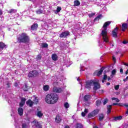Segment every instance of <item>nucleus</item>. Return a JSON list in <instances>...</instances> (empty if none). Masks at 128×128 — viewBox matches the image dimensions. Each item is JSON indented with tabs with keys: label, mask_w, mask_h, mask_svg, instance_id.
<instances>
[{
	"label": "nucleus",
	"mask_w": 128,
	"mask_h": 128,
	"mask_svg": "<svg viewBox=\"0 0 128 128\" xmlns=\"http://www.w3.org/2000/svg\"><path fill=\"white\" fill-rule=\"evenodd\" d=\"M2 11L0 10V16H2Z\"/></svg>",
	"instance_id": "052dcab7"
},
{
	"label": "nucleus",
	"mask_w": 128,
	"mask_h": 128,
	"mask_svg": "<svg viewBox=\"0 0 128 128\" xmlns=\"http://www.w3.org/2000/svg\"><path fill=\"white\" fill-rule=\"evenodd\" d=\"M96 14L94 13H91L90 14H88V16L90 18H92V16H94Z\"/></svg>",
	"instance_id": "c03bdc74"
},
{
	"label": "nucleus",
	"mask_w": 128,
	"mask_h": 128,
	"mask_svg": "<svg viewBox=\"0 0 128 128\" xmlns=\"http://www.w3.org/2000/svg\"><path fill=\"white\" fill-rule=\"evenodd\" d=\"M78 110H80V102L77 104Z\"/></svg>",
	"instance_id": "de8ad7c7"
},
{
	"label": "nucleus",
	"mask_w": 128,
	"mask_h": 128,
	"mask_svg": "<svg viewBox=\"0 0 128 128\" xmlns=\"http://www.w3.org/2000/svg\"><path fill=\"white\" fill-rule=\"evenodd\" d=\"M118 88H120V85H115L114 86V90H118Z\"/></svg>",
	"instance_id": "ea45409f"
},
{
	"label": "nucleus",
	"mask_w": 128,
	"mask_h": 128,
	"mask_svg": "<svg viewBox=\"0 0 128 128\" xmlns=\"http://www.w3.org/2000/svg\"><path fill=\"white\" fill-rule=\"evenodd\" d=\"M128 43V41H126V40H124L122 42V44H126Z\"/></svg>",
	"instance_id": "603ef678"
},
{
	"label": "nucleus",
	"mask_w": 128,
	"mask_h": 128,
	"mask_svg": "<svg viewBox=\"0 0 128 128\" xmlns=\"http://www.w3.org/2000/svg\"><path fill=\"white\" fill-rule=\"evenodd\" d=\"M94 80H88L86 82L85 88H90L92 86Z\"/></svg>",
	"instance_id": "39448f33"
},
{
	"label": "nucleus",
	"mask_w": 128,
	"mask_h": 128,
	"mask_svg": "<svg viewBox=\"0 0 128 128\" xmlns=\"http://www.w3.org/2000/svg\"><path fill=\"white\" fill-rule=\"evenodd\" d=\"M24 102H22V101L20 102V108H22V106H24Z\"/></svg>",
	"instance_id": "a19ab883"
},
{
	"label": "nucleus",
	"mask_w": 128,
	"mask_h": 128,
	"mask_svg": "<svg viewBox=\"0 0 128 128\" xmlns=\"http://www.w3.org/2000/svg\"><path fill=\"white\" fill-rule=\"evenodd\" d=\"M28 124L27 123H22V128H28Z\"/></svg>",
	"instance_id": "bb28decb"
},
{
	"label": "nucleus",
	"mask_w": 128,
	"mask_h": 128,
	"mask_svg": "<svg viewBox=\"0 0 128 128\" xmlns=\"http://www.w3.org/2000/svg\"><path fill=\"white\" fill-rule=\"evenodd\" d=\"M98 112H100V110L98 109H96L92 111V112H90L88 114V118H92L94 116H96Z\"/></svg>",
	"instance_id": "20e7f679"
},
{
	"label": "nucleus",
	"mask_w": 128,
	"mask_h": 128,
	"mask_svg": "<svg viewBox=\"0 0 128 128\" xmlns=\"http://www.w3.org/2000/svg\"><path fill=\"white\" fill-rule=\"evenodd\" d=\"M38 76V71L34 70L29 72L28 76L32 78V76Z\"/></svg>",
	"instance_id": "1a4fd4ad"
},
{
	"label": "nucleus",
	"mask_w": 128,
	"mask_h": 128,
	"mask_svg": "<svg viewBox=\"0 0 128 128\" xmlns=\"http://www.w3.org/2000/svg\"><path fill=\"white\" fill-rule=\"evenodd\" d=\"M108 102V99L106 98L104 100V102H103V104L104 106Z\"/></svg>",
	"instance_id": "49530a36"
},
{
	"label": "nucleus",
	"mask_w": 128,
	"mask_h": 128,
	"mask_svg": "<svg viewBox=\"0 0 128 128\" xmlns=\"http://www.w3.org/2000/svg\"><path fill=\"white\" fill-rule=\"evenodd\" d=\"M49 88H50V86H48V85L44 86V90H45L46 92L48 90Z\"/></svg>",
	"instance_id": "2f4dec72"
},
{
	"label": "nucleus",
	"mask_w": 128,
	"mask_h": 128,
	"mask_svg": "<svg viewBox=\"0 0 128 128\" xmlns=\"http://www.w3.org/2000/svg\"><path fill=\"white\" fill-rule=\"evenodd\" d=\"M53 92L57 94H60V92H62V88L54 86L53 88Z\"/></svg>",
	"instance_id": "6e6552de"
},
{
	"label": "nucleus",
	"mask_w": 128,
	"mask_h": 128,
	"mask_svg": "<svg viewBox=\"0 0 128 128\" xmlns=\"http://www.w3.org/2000/svg\"><path fill=\"white\" fill-rule=\"evenodd\" d=\"M112 24V22L108 21L106 22L102 27V30L100 34V38L102 40L103 42L105 44H111L110 42V38L108 36V26Z\"/></svg>",
	"instance_id": "f257e3e1"
},
{
	"label": "nucleus",
	"mask_w": 128,
	"mask_h": 128,
	"mask_svg": "<svg viewBox=\"0 0 128 128\" xmlns=\"http://www.w3.org/2000/svg\"><path fill=\"white\" fill-rule=\"evenodd\" d=\"M118 30V28L116 27L114 30L112 31V34L114 38H118V34L116 33Z\"/></svg>",
	"instance_id": "9b49d317"
},
{
	"label": "nucleus",
	"mask_w": 128,
	"mask_h": 128,
	"mask_svg": "<svg viewBox=\"0 0 128 128\" xmlns=\"http://www.w3.org/2000/svg\"><path fill=\"white\" fill-rule=\"evenodd\" d=\"M16 12V10L14 9H11L9 11H8V14H14Z\"/></svg>",
	"instance_id": "4c0bfd02"
},
{
	"label": "nucleus",
	"mask_w": 128,
	"mask_h": 128,
	"mask_svg": "<svg viewBox=\"0 0 128 128\" xmlns=\"http://www.w3.org/2000/svg\"><path fill=\"white\" fill-rule=\"evenodd\" d=\"M44 12L43 10H42V9H38V10H36V14H42Z\"/></svg>",
	"instance_id": "cd10ccee"
},
{
	"label": "nucleus",
	"mask_w": 128,
	"mask_h": 128,
	"mask_svg": "<svg viewBox=\"0 0 128 128\" xmlns=\"http://www.w3.org/2000/svg\"><path fill=\"white\" fill-rule=\"evenodd\" d=\"M18 114H19V116H22V114H24V109H22V108H19L18 110Z\"/></svg>",
	"instance_id": "f3484780"
},
{
	"label": "nucleus",
	"mask_w": 128,
	"mask_h": 128,
	"mask_svg": "<svg viewBox=\"0 0 128 128\" xmlns=\"http://www.w3.org/2000/svg\"><path fill=\"white\" fill-rule=\"evenodd\" d=\"M118 106H126V116L128 115V104H121V103H119L118 104Z\"/></svg>",
	"instance_id": "ddd939ff"
},
{
	"label": "nucleus",
	"mask_w": 128,
	"mask_h": 128,
	"mask_svg": "<svg viewBox=\"0 0 128 128\" xmlns=\"http://www.w3.org/2000/svg\"><path fill=\"white\" fill-rule=\"evenodd\" d=\"M92 84L94 86L93 88L94 90H98V88H100V84L98 82H96V80H93Z\"/></svg>",
	"instance_id": "423d86ee"
},
{
	"label": "nucleus",
	"mask_w": 128,
	"mask_h": 128,
	"mask_svg": "<svg viewBox=\"0 0 128 128\" xmlns=\"http://www.w3.org/2000/svg\"><path fill=\"white\" fill-rule=\"evenodd\" d=\"M56 122L57 124H60V122H62V117L60 116V115L56 116V118H55Z\"/></svg>",
	"instance_id": "dca6fc26"
},
{
	"label": "nucleus",
	"mask_w": 128,
	"mask_h": 128,
	"mask_svg": "<svg viewBox=\"0 0 128 128\" xmlns=\"http://www.w3.org/2000/svg\"><path fill=\"white\" fill-rule=\"evenodd\" d=\"M122 118V116H116L113 118V120L114 122H118V120H120Z\"/></svg>",
	"instance_id": "aec40b11"
},
{
	"label": "nucleus",
	"mask_w": 128,
	"mask_h": 128,
	"mask_svg": "<svg viewBox=\"0 0 128 128\" xmlns=\"http://www.w3.org/2000/svg\"><path fill=\"white\" fill-rule=\"evenodd\" d=\"M116 98H112V100H116Z\"/></svg>",
	"instance_id": "680f3d73"
},
{
	"label": "nucleus",
	"mask_w": 128,
	"mask_h": 128,
	"mask_svg": "<svg viewBox=\"0 0 128 128\" xmlns=\"http://www.w3.org/2000/svg\"><path fill=\"white\" fill-rule=\"evenodd\" d=\"M42 48H46L48 46V44L46 43H42L41 45Z\"/></svg>",
	"instance_id": "c756f323"
},
{
	"label": "nucleus",
	"mask_w": 128,
	"mask_h": 128,
	"mask_svg": "<svg viewBox=\"0 0 128 128\" xmlns=\"http://www.w3.org/2000/svg\"><path fill=\"white\" fill-rule=\"evenodd\" d=\"M17 40L18 42H24L26 44V42H29L30 36H28L26 33L23 32L18 36Z\"/></svg>",
	"instance_id": "7ed1b4c3"
},
{
	"label": "nucleus",
	"mask_w": 128,
	"mask_h": 128,
	"mask_svg": "<svg viewBox=\"0 0 128 128\" xmlns=\"http://www.w3.org/2000/svg\"><path fill=\"white\" fill-rule=\"evenodd\" d=\"M116 74V69L113 70L111 72V75L110 76V78H112Z\"/></svg>",
	"instance_id": "5701e85b"
},
{
	"label": "nucleus",
	"mask_w": 128,
	"mask_h": 128,
	"mask_svg": "<svg viewBox=\"0 0 128 128\" xmlns=\"http://www.w3.org/2000/svg\"><path fill=\"white\" fill-rule=\"evenodd\" d=\"M45 101L49 104H54L58 101V95L56 93H51L46 96Z\"/></svg>",
	"instance_id": "f03ea898"
},
{
	"label": "nucleus",
	"mask_w": 128,
	"mask_h": 128,
	"mask_svg": "<svg viewBox=\"0 0 128 128\" xmlns=\"http://www.w3.org/2000/svg\"><path fill=\"white\" fill-rule=\"evenodd\" d=\"M104 70L102 68L100 70H97L94 72V76H100L102 74Z\"/></svg>",
	"instance_id": "2eb2a0df"
},
{
	"label": "nucleus",
	"mask_w": 128,
	"mask_h": 128,
	"mask_svg": "<svg viewBox=\"0 0 128 128\" xmlns=\"http://www.w3.org/2000/svg\"><path fill=\"white\" fill-rule=\"evenodd\" d=\"M14 86H18V83H16V82H15L14 83Z\"/></svg>",
	"instance_id": "bf43d9fd"
},
{
	"label": "nucleus",
	"mask_w": 128,
	"mask_h": 128,
	"mask_svg": "<svg viewBox=\"0 0 128 128\" xmlns=\"http://www.w3.org/2000/svg\"><path fill=\"white\" fill-rule=\"evenodd\" d=\"M70 36V32H64L60 34V38H66V36Z\"/></svg>",
	"instance_id": "f8f14e48"
},
{
	"label": "nucleus",
	"mask_w": 128,
	"mask_h": 128,
	"mask_svg": "<svg viewBox=\"0 0 128 128\" xmlns=\"http://www.w3.org/2000/svg\"><path fill=\"white\" fill-rule=\"evenodd\" d=\"M94 128H98V126H94Z\"/></svg>",
	"instance_id": "774afa93"
},
{
	"label": "nucleus",
	"mask_w": 128,
	"mask_h": 128,
	"mask_svg": "<svg viewBox=\"0 0 128 128\" xmlns=\"http://www.w3.org/2000/svg\"><path fill=\"white\" fill-rule=\"evenodd\" d=\"M120 72L121 74H124V70H122V68L120 69Z\"/></svg>",
	"instance_id": "3c124183"
},
{
	"label": "nucleus",
	"mask_w": 128,
	"mask_h": 128,
	"mask_svg": "<svg viewBox=\"0 0 128 128\" xmlns=\"http://www.w3.org/2000/svg\"><path fill=\"white\" fill-rule=\"evenodd\" d=\"M4 48H6V46L4 42H0V54H2V52H0V50H2Z\"/></svg>",
	"instance_id": "9d476101"
},
{
	"label": "nucleus",
	"mask_w": 128,
	"mask_h": 128,
	"mask_svg": "<svg viewBox=\"0 0 128 128\" xmlns=\"http://www.w3.org/2000/svg\"><path fill=\"white\" fill-rule=\"evenodd\" d=\"M104 118V114H99V120L102 121Z\"/></svg>",
	"instance_id": "c85d7f7f"
},
{
	"label": "nucleus",
	"mask_w": 128,
	"mask_h": 128,
	"mask_svg": "<svg viewBox=\"0 0 128 128\" xmlns=\"http://www.w3.org/2000/svg\"><path fill=\"white\" fill-rule=\"evenodd\" d=\"M76 128H82V125L80 124H77L76 126Z\"/></svg>",
	"instance_id": "e433bc0d"
},
{
	"label": "nucleus",
	"mask_w": 128,
	"mask_h": 128,
	"mask_svg": "<svg viewBox=\"0 0 128 128\" xmlns=\"http://www.w3.org/2000/svg\"><path fill=\"white\" fill-rule=\"evenodd\" d=\"M32 126H36V128H42V124H40V122H38V120H34L32 122Z\"/></svg>",
	"instance_id": "0eeeda50"
},
{
	"label": "nucleus",
	"mask_w": 128,
	"mask_h": 128,
	"mask_svg": "<svg viewBox=\"0 0 128 128\" xmlns=\"http://www.w3.org/2000/svg\"><path fill=\"white\" fill-rule=\"evenodd\" d=\"M106 78H108V76H106V74H104L103 78V80H106Z\"/></svg>",
	"instance_id": "09e8293b"
},
{
	"label": "nucleus",
	"mask_w": 128,
	"mask_h": 128,
	"mask_svg": "<svg viewBox=\"0 0 128 128\" xmlns=\"http://www.w3.org/2000/svg\"><path fill=\"white\" fill-rule=\"evenodd\" d=\"M42 60V55L41 54H38L37 56V60Z\"/></svg>",
	"instance_id": "79ce46f5"
},
{
	"label": "nucleus",
	"mask_w": 128,
	"mask_h": 128,
	"mask_svg": "<svg viewBox=\"0 0 128 128\" xmlns=\"http://www.w3.org/2000/svg\"><path fill=\"white\" fill-rule=\"evenodd\" d=\"M14 126H16V128H20V124H18V122L16 120H14Z\"/></svg>",
	"instance_id": "7c9ffc66"
},
{
	"label": "nucleus",
	"mask_w": 128,
	"mask_h": 128,
	"mask_svg": "<svg viewBox=\"0 0 128 128\" xmlns=\"http://www.w3.org/2000/svg\"><path fill=\"white\" fill-rule=\"evenodd\" d=\"M112 106H118V103H113Z\"/></svg>",
	"instance_id": "5fc2aeb1"
},
{
	"label": "nucleus",
	"mask_w": 128,
	"mask_h": 128,
	"mask_svg": "<svg viewBox=\"0 0 128 128\" xmlns=\"http://www.w3.org/2000/svg\"><path fill=\"white\" fill-rule=\"evenodd\" d=\"M123 80L124 82H127V80H128V76H127L126 78L124 79Z\"/></svg>",
	"instance_id": "864d4df0"
},
{
	"label": "nucleus",
	"mask_w": 128,
	"mask_h": 128,
	"mask_svg": "<svg viewBox=\"0 0 128 128\" xmlns=\"http://www.w3.org/2000/svg\"><path fill=\"white\" fill-rule=\"evenodd\" d=\"M34 102V104H38V98H35Z\"/></svg>",
	"instance_id": "a18cd8bd"
},
{
	"label": "nucleus",
	"mask_w": 128,
	"mask_h": 128,
	"mask_svg": "<svg viewBox=\"0 0 128 128\" xmlns=\"http://www.w3.org/2000/svg\"><path fill=\"white\" fill-rule=\"evenodd\" d=\"M112 60L114 62H116V58H114V56H112Z\"/></svg>",
	"instance_id": "e2e57ef3"
},
{
	"label": "nucleus",
	"mask_w": 128,
	"mask_h": 128,
	"mask_svg": "<svg viewBox=\"0 0 128 128\" xmlns=\"http://www.w3.org/2000/svg\"><path fill=\"white\" fill-rule=\"evenodd\" d=\"M26 98H21V102H24V104H26Z\"/></svg>",
	"instance_id": "37998d69"
},
{
	"label": "nucleus",
	"mask_w": 128,
	"mask_h": 128,
	"mask_svg": "<svg viewBox=\"0 0 128 128\" xmlns=\"http://www.w3.org/2000/svg\"><path fill=\"white\" fill-rule=\"evenodd\" d=\"M88 112V109L85 108L84 112H82V116H86V114Z\"/></svg>",
	"instance_id": "393cba45"
},
{
	"label": "nucleus",
	"mask_w": 128,
	"mask_h": 128,
	"mask_svg": "<svg viewBox=\"0 0 128 128\" xmlns=\"http://www.w3.org/2000/svg\"><path fill=\"white\" fill-rule=\"evenodd\" d=\"M128 28V24H122V32H124Z\"/></svg>",
	"instance_id": "4be33fe9"
},
{
	"label": "nucleus",
	"mask_w": 128,
	"mask_h": 128,
	"mask_svg": "<svg viewBox=\"0 0 128 128\" xmlns=\"http://www.w3.org/2000/svg\"><path fill=\"white\" fill-rule=\"evenodd\" d=\"M38 26L37 24H34L31 26L32 30H38Z\"/></svg>",
	"instance_id": "6ab92c4d"
},
{
	"label": "nucleus",
	"mask_w": 128,
	"mask_h": 128,
	"mask_svg": "<svg viewBox=\"0 0 128 128\" xmlns=\"http://www.w3.org/2000/svg\"><path fill=\"white\" fill-rule=\"evenodd\" d=\"M60 10H62V8L58 6L56 9V12H60Z\"/></svg>",
	"instance_id": "58836bf2"
},
{
	"label": "nucleus",
	"mask_w": 128,
	"mask_h": 128,
	"mask_svg": "<svg viewBox=\"0 0 128 128\" xmlns=\"http://www.w3.org/2000/svg\"><path fill=\"white\" fill-rule=\"evenodd\" d=\"M90 95H86L84 97V100L88 101L90 100Z\"/></svg>",
	"instance_id": "473e14b6"
},
{
	"label": "nucleus",
	"mask_w": 128,
	"mask_h": 128,
	"mask_svg": "<svg viewBox=\"0 0 128 128\" xmlns=\"http://www.w3.org/2000/svg\"><path fill=\"white\" fill-rule=\"evenodd\" d=\"M108 111L107 114H110V112H112V105H109L107 107Z\"/></svg>",
	"instance_id": "a878e982"
},
{
	"label": "nucleus",
	"mask_w": 128,
	"mask_h": 128,
	"mask_svg": "<svg viewBox=\"0 0 128 128\" xmlns=\"http://www.w3.org/2000/svg\"><path fill=\"white\" fill-rule=\"evenodd\" d=\"M52 60H58V55L56 54H52Z\"/></svg>",
	"instance_id": "b1692460"
},
{
	"label": "nucleus",
	"mask_w": 128,
	"mask_h": 128,
	"mask_svg": "<svg viewBox=\"0 0 128 128\" xmlns=\"http://www.w3.org/2000/svg\"><path fill=\"white\" fill-rule=\"evenodd\" d=\"M107 78H108V80H110V78H112L111 77H107Z\"/></svg>",
	"instance_id": "4d7b16f0"
},
{
	"label": "nucleus",
	"mask_w": 128,
	"mask_h": 128,
	"mask_svg": "<svg viewBox=\"0 0 128 128\" xmlns=\"http://www.w3.org/2000/svg\"><path fill=\"white\" fill-rule=\"evenodd\" d=\"M84 70H82V67H80V72H82Z\"/></svg>",
	"instance_id": "69168bd1"
},
{
	"label": "nucleus",
	"mask_w": 128,
	"mask_h": 128,
	"mask_svg": "<svg viewBox=\"0 0 128 128\" xmlns=\"http://www.w3.org/2000/svg\"><path fill=\"white\" fill-rule=\"evenodd\" d=\"M123 64H124V66H128V64L126 63H123Z\"/></svg>",
	"instance_id": "13d9d810"
},
{
	"label": "nucleus",
	"mask_w": 128,
	"mask_h": 128,
	"mask_svg": "<svg viewBox=\"0 0 128 128\" xmlns=\"http://www.w3.org/2000/svg\"><path fill=\"white\" fill-rule=\"evenodd\" d=\"M116 102H120V100L118 99V98H116Z\"/></svg>",
	"instance_id": "6e6d98bb"
},
{
	"label": "nucleus",
	"mask_w": 128,
	"mask_h": 128,
	"mask_svg": "<svg viewBox=\"0 0 128 128\" xmlns=\"http://www.w3.org/2000/svg\"><path fill=\"white\" fill-rule=\"evenodd\" d=\"M74 6H80V2L78 1V0H74Z\"/></svg>",
	"instance_id": "412c9836"
},
{
	"label": "nucleus",
	"mask_w": 128,
	"mask_h": 128,
	"mask_svg": "<svg viewBox=\"0 0 128 128\" xmlns=\"http://www.w3.org/2000/svg\"><path fill=\"white\" fill-rule=\"evenodd\" d=\"M102 14H100L98 16H96V18H94V20H100V18H102Z\"/></svg>",
	"instance_id": "72a5a7b5"
},
{
	"label": "nucleus",
	"mask_w": 128,
	"mask_h": 128,
	"mask_svg": "<svg viewBox=\"0 0 128 128\" xmlns=\"http://www.w3.org/2000/svg\"><path fill=\"white\" fill-rule=\"evenodd\" d=\"M26 104L28 106H34V102L30 100H28L26 102Z\"/></svg>",
	"instance_id": "a211bd4d"
},
{
	"label": "nucleus",
	"mask_w": 128,
	"mask_h": 128,
	"mask_svg": "<svg viewBox=\"0 0 128 128\" xmlns=\"http://www.w3.org/2000/svg\"><path fill=\"white\" fill-rule=\"evenodd\" d=\"M99 46L102 48L104 46V44H102L100 42H99Z\"/></svg>",
	"instance_id": "8fccbe9b"
},
{
	"label": "nucleus",
	"mask_w": 128,
	"mask_h": 128,
	"mask_svg": "<svg viewBox=\"0 0 128 128\" xmlns=\"http://www.w3.org/2000/svg\"><path fill=\"white\" fill-rule=\"evenodd\" d=\"M102 102V101H100V100H98L96 101V105L97 106H100V104Z\"/></svg>",
	"instance_id": "f704fd0d"
},
{
	"label": "nucleus",
	"mask_w": 128,
	"mask_h": 128,
	"mask_svg": "<svg viewBox=\"0 0 128 128\" xmlns=\"http://www.w3.org/2000/svg\"><path fill=\"white\" fill-rule=\"evenodd\" d=\"M128 74V69L126 72V74Z\"/></svg>",
	"instance_id": "0e129e2a"
},
{
	"label": "nucleus",
	"mask_w": 128,
	"mask_h": 128,
	"mask_svg": "<svg viewBox=\"0 0 128 128\" xmlns=\"http://www.w3.org/2000/svg\"><path fill=\"white\" fill-rule=\"evenodd\" d=\"M36 115L38 118H42L44 116V114L42 112V111L38 110V109H37V111L36 112Z\"/></svg>",
	"instance_id": "4468645a"
},
{
	"label": "nucleus",
	"mask_w": 128,
	"mask_h": 128,
	"mask_svg": "<svg viewBox=\"0 0 128 128\" xmlns=\"http://www.w3.org/2000/svg\"><path fill=\"white\" fill-rule=\"evenodd\" d=\"M106 84H107V86H110V82H107V83H106Z\"/></svg>",
	"instance_id": "338daca9"
},
{
	"label": "nucleus",
	"mask_w": 128,
	"mask_h": 128,
	"mask_svg": "<svg viewBox=\"0 0 128 128\" xmlns=\"http://www.w3.org/2000/svg\"><path fill=\"white\" fill-rule=\"evenodd\" d=\"M64 106L66 108H70V104L68 102H66L64 104Z\"/></svg>",
	"instance_id": "c9c22d12"
}]
</instances>
